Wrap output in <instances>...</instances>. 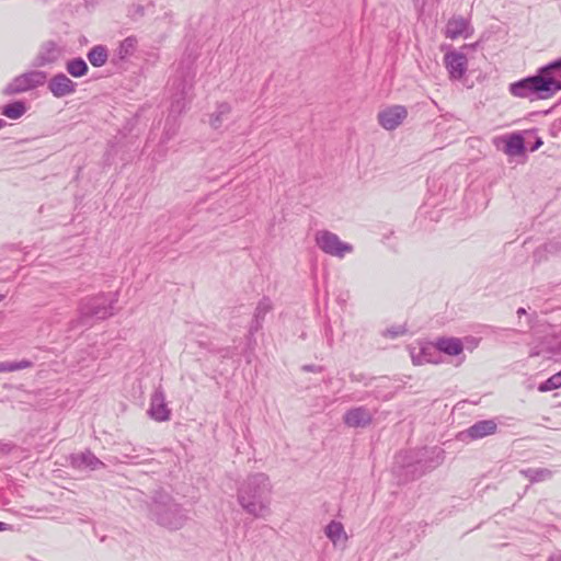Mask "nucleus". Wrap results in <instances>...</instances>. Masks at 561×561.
I'll use <instances>...</instances> for the list:
<instances>
[{
	"mask_svg": "<svg viewBox=\"0 0 561 561\" xmlns=\"http://www.w3.org/2000/svg\"><path fill=\"white\" fill-rule=\"evenodd\" d=\"M480 337L467 335L463 339L459 337H438L436 341H420L419 347L420 351H427L430 347H434L435 351H463L467 348L469 351L479 347Z\"/></svg>",
	"mask_w": 561,
	"mask_h": 561,
	"instance_id": "7ed1b4c3",
	"label": "nucleus"
},
{
	"mask_svg": "<svg viewBox=\"0 0 561 561\" xmlns=\"http://www.w3.org/2000/svg\"><path fill=\"white\" fill-rule=\"evenodd\" d=\"M7 123L0 118V129L5 125Z\"/></svg>",
	"mask_w": 561,
	"mask_h": 561,
	"instance_id": "7c9ffc66",
	"label": "nucleus"
},
{
	"mask_svg": "<svg viewBox=\"0 0 561 561\" xmlns=\"http://www.w3.org/2000/svg\"><path fill=\"white\" fill-rule=\"evenodd\" d=\"M525 151V140L519 134H512L505 146V152L508 156H518Z\"/></svg>",
	"mask_w": 561,
	"mask_h": 561,
	"instance_id": "aec40b11",
	"label": "nucleus"
},
{
	"mask_svg": "<svg viewBox=\"0 0 561 561\" xmlns=\"http://www.w3.org/2000/svg\"><path fill=\"white\" fill-rule=\"evenodd\" d=\"M523 314H526V309L520 307V308L517 309V316L522 317Z\"/></svg>",
	"mask_w": 561,
	"mask_h": 561,
	"instance_id": "c85d7f7f",
	"label": "nucleus"
},
{
	"mask_svg": "<svg viewBox=\"0 0 561 561\" xmlns=\"http://www.w3.org/2000/svg\"><path fill=\"white\" fill-rule=\"evenodd\" d=\"M62 53L64 48L55 41H46L41 45L38 53L34 58L33 66L44 67L46 65L54 64L59 60Z\"/></svg>",
	"mask_w": 561,
	"mask_h": 561,
	"instance_id": "0eeeda50",
	"label": "nucleus"
},
{
	"mask_svg": "<svg viewBox=\"0 0 561 561\" xmlns=\"http://www.w3.org/2000/svg\"><path fill=\"white\" fill-rule=\"evenodd\" d=\"M541 73H546V76H553L554 81L560 85L561 90V58L542 66Z\"/></svg>",
	"mask_w": 561,
	"mask_h": 561,
	"instance_id": "4be33fe9",
	"label": "nucleus"
},
{
	"mask_svg": "<svg viewBox=\"0 0 561 561\" xmlns=\"http://www.w3.org/2000/svg\"><path fill=\"white\" fill-rule=\"evenodd\" d=\"M445 34L446 37L451 39L460 36L468 38L472 34L469 20L462 16H453L446 24Z\"/></svg>",
	"mask_w": 561,
	"mask_h": 561,
	"instance_id": "9b49d317",
	"label": "nucleus"
},
{
	"mask_svg": "<svg viewBox=\"0 0 561 561\" xmlns=\"http://www.w3.org/2000/svg\"><path fill=\"white\" fill-rule=\"evenodd\" d=\"M273 305L270 298L263 297L256 308L253 316L252 323L250 325V332H256L262 328L265 316L272 310Z\"/></svg>",
	"mask_w": 561,
	"mask_h": 561,
	"instance_id": "4468645a",
	"label": "nucleus"
},
{
	"mask_svg": "<svg viewBox=\"0 0 561 561\" xmlns=\"http://www.w3.org/2000/svg\"><path fill=\"white\" fill-rule=\"evenodd\" d=\"M543 339L546 340L545 351H561V325H542Z\"/></svg>",
	"mask_w": 561,
	"mask_h": 561,
	"instance_id": "ddd939ff",
	"label": "nucleus"
},
{
	"mask_svg": "<svg viewBox=\"0 0 561 561\" xmlns=\"http://www.w3.org/2000/svg\"><path fill=\"white\" fill-rule=\"evenodd\" d=\"M26 367H28V363L21 362V363H16V364H10V366H4L0 369L5 370V371H13V370H21Z\"/></svg>",
	"mask_w": 561,
	"mask_h": 561,
	"instance_id": "bb28decb",
	"label": "nucleus"
},
{
	"mask_svg": "<svg viewBox=\"0 0 561 561\" xmlns=\"http://www.w3.org/2000/svg\"><path fill=\"white\" fill-rule=\"evenodd\" d=\"M444 61L451 79H461L467 71L468 59L462 53H447Z\"/></svg>",
	"mask_w": 561,
	"mask_h": 561,
	"instance_id": "1a4fd4ad",
	"label": "nucleus"
},
{
	"mask_svg": "<svg viewBox=\"0 0 561 561\" xmlns=\"http://www.w3.org/2000/svg\"><path fill=\"white\" fill-rule=\"evenodd\" d=\"M408 117V110L403 105H392L378 113V123L387 130H394Z\"/></svg>",
	"mask_w": 561,
	"mask_h": 561,
	"instance_id": "423d86ee",
	"label": "nucleus"
},
{
	"mask_svg": "<svg viewBox=\"0 0 561 561\" xmlns=\"http://www.w3.org/2000/svg\"><path fill=\"white\" fill-rule=\"evenodd\" d=\"M496 432V423L493 420H484L473 423L472 426L459 433V437L469 438L470 440H478L486 436L493 435Z\"/></svg>",
	"mask_w": 561,
	"mask_h": 561,
	"instance_id": "9d476101",
	"label": "nucleus"
},
{
	"mask_svg": "<svg viewBox=\"0 0 561 561\" xmlns=\"http://www.w3.org/2000/svg\"><path fill=\"white\" fill-rule=\"evenodd\" d=\"M231 113V106L227 102L219 103L216 111L210 115L209 124L214 129L222 126L225 118Z\"/></svg>",
	"mask_w": 561,
	"mask_h": 561,
	"instance_id": "6ab92c4d",
	"label": "nucleus"
},
{
	"mask_svg": "<svg viewBox=\"0 0 561 561\" xmlns=\"http://www.w3.org/2000/svg\"><path fill=\"white\" fill-rule=\"evenodd\" d=\"M26 112V105L23 101H15L4 105L1 110V114L11 119H18L22 117Z\"/></svg>",
	"mask_w": 561,
	"mask_h": 561,
	"instance_id": "412c9836",
	"label": "nucleus"
},
{
	"mask_svg": "<svg viewBox=\"0 0 561 561\" xmlns=\"http://www.w3.org/2000/svg\"><path fill=\"white\" fill-rule=\"evenodd\" d=\"M77 85L75 81L62 72L54 75L48 81V90L57 99L73 94Z\"/></svg>",
	"mask_w": 561,
	"mask_h": 561,
	"instance_id": "6e6552de",
	"label": "nucleus"
},
{
	"mask_svg": "<svg viewBox=\"0 0 561 561\" xmlns=\"http://www.w3.org/2000/svg\"><path fill=\"white\" fill-rule=\"evenodd\" d=\"M185 94H186V84L183 83L180 96L172 101L171 110L173 112L181 113L182 110L185 107V102H184Z\"/></svg>",
	"mask_w": 561,
	"mask_h": 561,
	"instance_id": "393cba45",
	"label": "nucleus"
},
{
	"mask_svg": "<svg viewBox=\"0 0 561 561\" xmlns=\"http://www.w3.org/2000/svg\"><path fill=\"white\" fill-rule=\"evenodd\" d=\"M9 529V526H7L4 523H0V531H4Z\"/></svg>",
	"mask_w": 561,
	"mask_h": 561,
	"instance_id": "c756f323",
	"label": "nucleus"
},
{
	"mask_svg": "<svg viewBox=\"0 0 561 561\" xmlns=\"http://www.w3.org/2000/svg\"><path fill=\"white\" fill-rule=\"evenodd\" d=\"M316 244L327 254L336 257H343L346 253L353 251V247L342 242L337 234L329 230H320L316 233Z\"/></svg>",
	"mask_w": 561,
	"mask_h": 561,
	"instance_id": "39448f33",
	"label": "nucleus"
},
{
	"mask_svg": "<svg viewBox=\"0 0 561 561\" xmlns=\"http://www.w3.org/2000/svg\"><path fill=\"white\" fill-rule=\"evenodd\" d=\"M136 47V39L134 37L125 38L118 48V54L121 58H125L127 55L133 54Z\"/></svg>",
	"mask_w": 561,
	"mask_h": 561,
	"instance_id": "b1692460",
	"label": "nucleus"
},
{
	"mask_svg": "<svg viewBox=\"0 0 561 561\" xmlns=\"http://www.w3.org/2000/svg\"><path fill=\"white\" fill-rule=\"evenodd\" d=\"M66 70L73 78H81L88 73L89 67L83 58L76 57L66 62Z\"/></svg>",
	"mask_w": 561,
	"mask_h": 561,
	"instance_id": "a211bd4d",
	"label": "nucleus"
},
{
	"mask_svg": "<svg viewBox=\"0 0 561 561\" xmlns=\"http://www.w3.org/2000/svg\"><path fill=\"white\" fill-rule=\"evenodd\" d=\"M558 91H560V85L554 81V77L541 73V67L535 76H529L510 85V92L514 96L530 101L549 99Z\"/></svg>",
	"mask_w": 561,
	"mask_h": 561,
	"instance_id": "f257e3e1",
	"label": "nucleus"
},
{
	"mask_svg": "<svg viewBox=\"0 0 561 561\" xmlns=\"http://www.w3.org/2000/svg\"><path fill=\"white\" fill-rule=\"evenodd\" d=\"M47 75L41 70H32L24 72L15 77L4 89V95H13L26 92L39 85H43L46 81Z\"/></svg>",
	"mask_w": 561,
	"mask_h": 561,
	"instance_id": "20e7f679",
	"label": "nucleus"
},
{
	"mask_svg": "<svg viewBox=\"0 0 561 561\" xmlns=\"http://www.w3.org/2000/svg\"><path fill=\"white\" fill-rule=\"evenodd\" d=\"M325 536L330 538L335 547H345L346 534L340 523L331 522L330 525L325 526Z\"/></svg>",
	"mask_w": 561,
	"mask_h": 561,
	"instance_id": "dca6fc26",
	"label": "nucleus"
},
{
	"mask_svg": "<svg viewBox=\"0 0 561 561\" xmlns=\"http://www.w3.org/2000/svg\"><path fill=\"white\" fill-rule=\"evenodd\" d=\"M344 422L350 427H365L370 423V413L363 408L353 409L345 413Z\"/></svg>",
	"mask_w": 561,
	"mask_h": 561,
	"instance_id": "2eb2a0df",
	"label": "nucleus"
},
{
	"mask_svg": "<svg viewBox=\"0 0 561 561\" xmlns=\"http://www.w3.org/2000/svg\"><path fill=\"white\" fill-rule=\"evenodd\" d=\"M561 387V371L546 379L545 382L539 385V391L548 392L550 390H556Z\"/></svg>",
	"mask_w": 561,
	"mask_h": 561,
	"instance_id": "5701e85b",
	"label": "nucleus"
},
{
	"mask_svg": "<svg viewBox=\"0 0 561 561\" xmlns=\"http://www.w3.org/2000/svg\"><path fill=\"white\" fill-rule=\"evenodd\" d=\"M87 57L93 67H102L107 62L108 51L105 46L96 45L88 51Z\"/></svg>",
	"mask_w": 561,
	"mask_h": 561,
	"instance_id": "f3484780",
	"label": "nucleus"
},
{
	"mask_svg": "<svg viewBox=\"0 0 561 561\" xmlns=\"http://www.w3.org/2000/svg\"><path fill=\"white\" fill-rule=\"evenodd\" d=\"M3 296L0 295V301L2 300Z\"/></svg>",
	"mask_w": 561,
	"mask_h": 561,
	"instance_id": "2f4dec72",
	"label": "nucleus"
},
{
	"mask_svg": "<svg viewBox=\"0 0 561 561\" xmlns=\"http://www.w3.org/2000/svg\"><path fill=\"white\" fill-rule=\"evenodd\" d=\"M407 332L405 325H393L382 332L385 337L394 339L399 335H403Z\"/></svg>",
	"mask_w": 561,
	"mask_h": 561,
	"instance_id": "a878e982",
	"label": "nucleus"
},
{
	"mask_svg": "<svg viewBox=\"0 0 561 561\" xmlns=\"http://www.w3.org/2000/svg\"><path fill=\"white\" fill-rule=\"evenodd\" d=\"M116 302V296L108 298L104 294L82 299L78 308L79 316L71 321V327L73 329L88 328L93 325L95 320H104L113 316Z\"/></svg>",
	"mask_w": 561,
	"mask_h": 561,
	"instance_id": "f03ea898",
	"label": "nucleus"
},
{
	"mask_svg": "<svg viewBox=\"0 0 561 561\" xmlns=\"http://www.w3.org/2000/svg\"><path fill=\"white\" fill-rule=\"evenodd\" d=\"M542 145L541 138H537L534 145L530 147V151L537 150Z\"/></svg>",
	"mask_w": 561,
	"mask_h": 561,
	"instance_id": "cd10ccee",
	"label": "nucleus"
},
{
	"mask_svg": "<svg viewBox=\"0 0 561 561\" xmlns=\"http://www.w3.org/2000/svg\"><path fill=\"white\" fill-rule=\"evenodd\" d=\"M149 413L156 422H165L170 419V410L165 407L164 397L161 393H154L150 399Z\"/></svg>",
	"mask_w": 561,
	"mask_h": 561,
	"instance_id": "f8f14e48",
	"label": "nucleus"
}]
</instances>
